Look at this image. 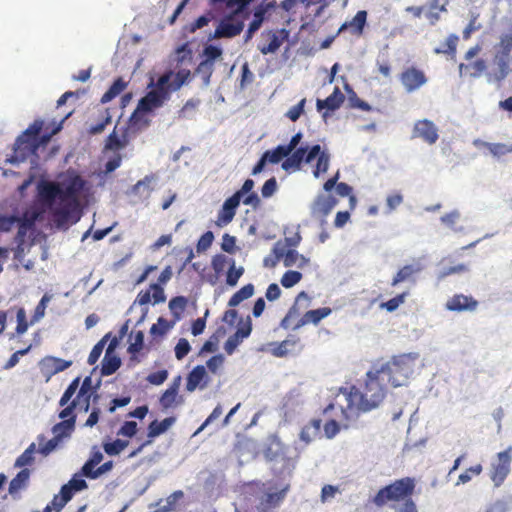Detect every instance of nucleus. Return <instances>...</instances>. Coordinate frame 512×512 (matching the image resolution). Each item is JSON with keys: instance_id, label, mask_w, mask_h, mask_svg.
Instances as JSON below:
<instances>
[{"instance_id": "nucleus-50", "label": "nucleus", "mask_w": 512, "mask_h": 512, "mask_svg": "<svg viewBox=\"0 0 512 512\" xmlns=\"http://www.w3.org/2000/svg\"><path fill=\"white\" fill-rule=\"evenodd\" d=\"M44 440H45L44 436L38 437V441H39V445H40L38 451L40 454L47 456L58 447V445L60 444L62 439L59 438L57 435H54V437L52 439L48 440L45 444H42V441H44Z\"/></svg>"}, {"instance_id": "nucleus-61", "label": "nucleus", "mask_w": 512, "mask_h": 512, "mask_svg": "<svg viewBox=\"0 0 512 512\" xmlns=\"http://www.w3.org/2000/svg\"><path fill=\"white\" fill-rule=\"evenodd\" d=\"M276 6V2L274 0H272L271 2H268L266 4H260L256 9H255V12H254V18L252 21L258 23L259 25L262 24L264 18H265V14L267 13V11L271 8H274Z\"/></svg>"}, {"instance_id": "nucleus-26", "label": "nucleus", "mask_w": 512, "mask_h": 512, "mask_svg": "<svg viewBox=\"0 0 512 512\" xmlns=\"http://www.w3.org/2000/svg\"><path fill=\"white\" fill-rule=\"evenodd\" d=\"M331 312L332 310L329 307H322L314 310H309L302 315V317L299 319V321L293 327V329H299L300 327L310 323L317 325L322 319L329 316Z\"/></svg>"}, {"instance_id": "nucleus-34", "label": "nucleus", "mask_w": 512, "mask_h": 512, "mask_svg": "<svg viewBox=\"0 0 512 512\" xmlns=\"http://www.w3.org/2000/svg\"><path fill=\"white\" fill-rule=\"evenodd\" d=\"M29 477L30 471L27 468L19 471L9 484V493L13 495L18 493L21 489L25 488L28 484Z\"/></svg>"}, {"instance_id": "nucleus-25", "label": "nucleus", "mask_w": 512, "mask_h": 512, "mask_svg": "<svg viewBox=\"0 0 512 512\" xmlns=\"http://www.w3.org/2000/svg\"><path fill=\"white\" fill-rule=\"evenodd\" d=\"M344 100V94L341 92L340 88L336 86L332 94L326 99H317L316 108L319 112H321L323 109H327L328 111H335L341 107Z\"/></svg>"}, {"instance_id": "nucleus-15", "label": "nucleus", "mask_w": 512, "mask_h": 512, "mask_svg": "<svg viewBox=\"0 0 512 512\" xmlns=\"http://www.w3.org/2000/svg\"><path fill=\"white\" fill-rule=\"evenodd\" d=\"M180 384L181 377L178 376L160 396L159 404L163 410H168L182 404L183 398L179 395Z\"/></svg>"}, {"instance_id": "nucleus-21", "label": "nucleus", "mask_w": 512, "mask_h": 512, "mask_svg": "<svg viewBox=\"0 0 512 512\" xmlns=\"http://www.w3.org/2000/svg\"><path fill=\"white\" fill-rule=\"evenodd\" d=\"M209 377L206 369L202 365L194 367L187 376L186 390L193 392L197 388L203 389L207 386Z\"/></svg>"}, {"instance_id": "nucleus-40", "label": "nucleus", "mask_w": 512, "mask_h": 512, "mask_svg": "<svg viewBox=\"0 0 512 512\" xmlns=\"http://www.w3.org/2000/svg\"><path fill=\"white\" fill-rule=\"evenodd\" d=\"M82 474L81 472L80 473H77L75 474L69 481L68 483L64 484L61 488L62 489H67V491L69 492V494H71V496L73 497L74 493L75 492H78V491H82L84 489L87 488V483L86 481L82 478Z\"/></svg>"}, {"instance_id": "nucleus-60", "label": "nucleus", "mask_w": 512, "mask_h": 512, "mask_svg": "<svg viewBox=\"0 0 512 512\" xmlns=\"http://www.w3.org/2000/svg\"><path fill=\"white\" fill-rule=\"evenodd\" d=\"M482 470L483 468L481 464L469 467L465 472L459 475L457 485L469 482L472 479V476L480 475Z\"/></svg>"}, {"instance_id": "nucleus-14", "label": "nucleus", "mask_w": 512, "mask_h": 512, "mask_svg": "<svg viewBox=\"0 0 512 512\" xmlns=\"http://www.w3.org/2000/svg\"><path fill=\"white\" fill-rule=\"evenodd\" d=\"M412 137L420 138L424 142L432 145L436 143L439 138L438 129L435 124L428 119L418 120L414 125Z\"/></svg>"}, {"instance_id": "nucleus-7", "label": "nucleus", "mask_w": 512, "mask_h": 512, "mask_svg": "<svg viewBox=\"0 0 512 512\" xmlns=\"http://www.w3.org/2000/svg\"><path fill=\"white\" fill-rule=\"evenodd\" d=\"M494 55L491 63V71L488 74L490 80L503 81L510 73L512 62V30L503 33L499 42L494 46Z\"/></svg>"}, {"instance_id": "nucleus-23", "label": "nucleus", "mask_w": 512, "mask_h": 512, "mask_svg": "<svg viewBox=\"0 0 512 512\" xmlns=\"http://www.w3.org/2000/svg\"><path fill=\"white\" fill-rule=\"evenodd\" d=\"M75 410L76 409H71V413L66 416L62 414L64 412V408L59 412V418H61L62 421L53 426L52 431L54 435H57L61 439L70 436L74 431L76 423Z\"/></svg>"}, {"instance_id": "nucleus-49", "label": "nucleus", "mask_w": 512, "mask_h": 512, "mask_svg": "<svg viewBox=\"0 0 512 512\" xmlns=\"http://www.w3.org/2000/svg\"><path fill=\"white\" fill-rule=\"evenodd\" d=\"M409 295L408 291L402 292L395 297L391 298L390 300L386 302H382L380 304V308L387 310L388 312H393L398 309L400 305H402L407 296Z\"/></svg>"}, {"instance_id": "nucleus-2", "label": "nucleus", "mask_w": 512, "mask_h": 512, "mask_svg": "<svg viewBox=\"0 0 512 512\" xmlns=\"http://www.w3.org/2000/svg\"><path fill=\"white\" fill-rule=\"evenodd\" d=\"M64 119L55 124L52 129L45 127L44 121L41 119L34 120L28 128L23 131L15 140L13 146V154L7 159V162L15 164L23 162L30 156L37 157V151L40 147H45L51 140L52 136L61 131Z\"/></svg>"}, {"instance_id": "nucleus-44", "label": "nucleus", "mask_w": 512, "mask_h": 512, "mask_svg": "<svg viewBox=\"0 0 512 512\" xmlns=\"http://www.w3.org/2000/svg\"><path fill=\"white\" fill-rule=\"evenodd\" d=\"M445 10V5H441L439 0H428V12L426 13V17L433 25L440 19V12Z\"/></svg>"}, {"instance_id": "nucleus-36", "label": "nucleus", "mask_w": 512, "mask_h": 512, "mask_svg": "<svg viewBox=\"0 0 512 512\" xmlns=\"http://www.w3.org/2000/svg\"><path fill=\"white\" fill-rule=\"evenodd\" d=\"M44 365L49 369L51 374H57L68 369L72 365V361L49 356L43 360Z\"/></svg>"}, {"instance_id": "nucleus-62", "label": "nucleus", "mask_w": 512, "mask_h": 512, "mask_svg": "<svg viewBox=\"0 0 512 512\" xmlns=\"http://www.w3.org/2000/svg\"><path fill=\"white\" fill-rule=\"evenodd\" d=\"M138 431V425L135 421H126L120 427L117 435L132 438Z\"/></svg>"}, {"instance_id": "nucleus-55", "label": "nucleus", "mask_w": 512, "mask_h": 512, "mask_svg": "<svg viewBox=\"0 0 512 512\" xmlns=\"http://www.w3.org/2000/svg\"><path fill=\"white\" fill-rule=\"evenodd\" d=\"M35 444L32 443L15 462L16 467H25L31 465L34 461Z\"/></svg>"}, {"instance_id": "nucleus-52", "label": "nucleus", "mask_w": 512, "mask_h": 512, "mask_svg": "<svg viewBox=\"0 0 512 512\" xmlns=\"http://www.w3.org/2000/svg\"><path fill=\"white\" fill-rule=\"evenodd\" d=\"M243 273H244V268L243 267L236 268L235 261L233 259H230V265H229V269L227 271V276H226L227 285L235 286L238 283V280L240 279V277L243 275Z\"/></svg>"}, {"instance_id": "nucleus-51", "label": "nucleus", "mask_w": 512, "mask_h": 512, "mask_svg": "<svg viewBox=\"0 0 512 512\" xmlns=\"http://www.w3.org/2000/svg\"><path fill=\"white\" fill-rule=\"evenodd\" d=\"M111 123V115L109 113L108 109H105L101 113L100 121L95 124L91 125L88 129V132L90 135H97L104 131L105 127Z\"/></svg>"}, {"instance_id": "nucleus-4", "label": "nucleus", "mask_w": 512, "mask_h": 512, "mask_svg": "<svg viewBox=\"0 0 512 512\" xmlns=\"http://www.w3.org/2000/svg\"><path fill=\"white\" fill-rule=\"evenodd\" d=\"M252 1L253 0H210V5L214 8L233 10L231 14L220 21L212 38H233L239 35L244 28V20L240 14Z\"/></svg>"}, {"instance_id": "nucleus-16", "label": "nucleus", "mask_w": 512, "mask_h": 512, "mask_svg": "<svg viewBox=\"0 0 512 512\" xmlns=\"http://www.w3.org/2000/svg\"><path fill=\"white\" fill-rule=\"evenodd\" d=\"M273 253L276 259L272 262L271 266H274L276 262L280 261L281 259H283V264L285 267H291L295 265L299 260H301V263L298 265L300 267L307 263L306 258L303 255H300L294 249L286 250L284 247L276 245L273 248Z\"/></svg>"}, {"instance_id": "nucleus-17", "label": "nucleus", "mask_w": 512, "mask_h": 512, "mask_svg": "<svg viewBox=\"0 0 512 512\" xmlns=\"http://www.w3.org/2000/svg\"><path fill=\"white\" fill-rule=\"evenodd\" d=\"M445 306L449 311H475L478 307V301L472 296L455 294L446 302Z\"/></svg>"}, {"instance_id": "nucleus-24", "label": "nucleus", "mask_w": 512, "mask_h": 512, "mask_svg": "<svg viewBox=\"0 0 512 512\" xmlns=\"http://www.w3.org/2000/svg\"><path fill=\"white\" fill-rule=\"evenodd\" d=\"M367 22V11L360 10L356 13L351 21L344 22L338 29L337 34H340L350 29L351 34L361 36Z\"/></svg>"}, {"instance_id": "nucleus-48", "label": "nucleus", "mask_w": 512, "mask_h": 512, "mask_svg": "<svg viewBox=\"0 0 512 512\" xmlns=\"http://www.w3.org/2000/svg\"><path fill=\"white\" fill-rule=\"evenodd\" d=\"M203 55L205 59L202 61V67L209 65V63L215 62L216 59L222 55V49L214 45H207L204 47Z\"/></svg>"}, {"instance_id": "nucleus-35", "label": "nucleus", "mask_w": 512, "mask_h": 512, "mask_svg": "<svg viewBox=\"0 0 512 512\" xmlns=\"http://www.w3.org/2000/svg\"><path fill=\"white\" fill-rule=\"evenodd\" d=\"M254 294V285L249 283L235 292L228 301L229 307H236L244 300L252 297Z\"/></svg>"}, {"instance_id": "nucleus-5", "label": "nucleus", "mask_w": 512, "mask_h": 512, "mask_svg": "<svg viewBox=\"0 0 512 512\" xmlns=\"http://www.w3.org/2000/svg\"><path fill=\"white\" fill-rule=\"evenodd\" d=\"M79 384V377L73 379L59 400V405L64 407L62 414L65 416L71 413V409H79L83 412L89 411L90 400L95 394L92 379L88 376L83 380L80 387Z\"/></svg>"}, {"instance_id": "nucleus-58", "label": "nucleus", "mask_w": 512, "mask_h": 512, "mask_svg": "<svg viewBox=\"0 0 512 512\" xmlns=\"http://www.w3.org/2000/svg\"><path fill=\"white\" fill-rule=\"evenodd\" d=\"M126 146V141L121 140L119 136L116 134L115 130L110 133L106 139L105 149L107 150H119Z\"/></svg>"}, {"instance_id": "nucleus-27", "label": "nucleus", "mask_w": 512, "mask_h": 512, "mask_svg": "<svg viewBox=\"0 0 512 512\" xmlns=\"http://www.w3.org/2000/svg\"><path fill=\"white\" fill-rule=\"evenodd\" d=\"M338 200L332 195H318L313 203V213L325 218L336 206Z\"/></svg>"}, {"instance_id": "nucleus-37", "label": "nucleus", "mask_w": 512, "mask_h": 512, "mask_svg": "<svg viewBox=\"0 0 512 512\" xmlns=\"http://www.w3.org/2000/svg\"><path fill=\"white\" fill-rule=\"evenodd\" d=\"M127 83L122 78H117L110 88L101 97L102 103L110 102L116 96H118L126 88Z\"/></svg>"}, {"instance_id": "nucleus-18", "label": "nucleus", "mask_w": 512, "mask_h": 512, "mask_svg": "<svg viewBox=\"0 0 512 512\" xmlns=\"http://www.w3.org/2000/svg\"><path fill=\"white\" fill-rule=\"evenodd\" d=\"M252 331V323L250 318L245 323L239 326L236 332L228 337L224 344V349L227 354L231 355L234 353L236 348L241 344L243 339L249 337Z\"/></svg>"}, {"instance_id": "nucleus-33", "label": "nucleus", "mask_w": 512, "mask_h": 512, "mask_svg": "<svg viewBox=\"0 0 512 512\" xmlns=\"http://www.w3.org/2000/svg\"><path fill=\"white\" fill-rule=\"evenodd\" d=\"M290 153L288 150L284 147V145H278L274 149L266 150L262 156L269 164H278L282 160L286 159L287 156H289Z\"/></svg>"}, {"instance_id": "nucleus-10", "label": "nucleus", "mask_w": 512, "mask_h": 512, "mask_svg": "<svg viewBox=\"0 0 512 512\" xmlns=\"http://www.w3.org/2000/svg\"><path fill=\"white\" fill-rule=\"evenodd\" d=\"M512 447H508L505 451L499 452L496 460L491 464L490 478L496 487L502 485L508 474L510 473V465Z\"/></svg>"}, {"instance_id": "nucleus-29", "label": "nucleus", "mask_w": 512, "mask_h": 512, "mask_svg": "<svg viewBox=\"0 0 512 512\" xmlns=\"http://www.w3.org/2000/svg\"><path fill=\"white\" fill-rule=\"evenodd\" d=\"M459 70L461 73L465 75L477 78L480 77L487 70V64L484 59L480 58L469 64H460Z\"/></svg>"}, {"instance_id": "nucleus-8", "label": "nucleus", "mask_w": 512, "mask_h": 512, "mask_svg": "<svg viewBox=\"0 0 512 512\" xmlns=\"http://www.w3.org/2000/svg\"><path fill=\"white\" fill-rule=\"evenodd\" d=\"M173 77V73L166 72L161 75L154 89L149 91L138 104V109L144 112H150L155 108L161 107L166 100L170 98V94L172 90L169 88L168 83L170 79Z\"/></svg>"}, {"instance_id": "nucleus-59", "label": "nucleus", "mask_w": 512, "mask_h": 512, "mask_svg": "<svg viewBox=\"0 0 512 512\" xmlns=\"http://www.w3.org/2000/svg\"><path fill=\"white\" fill-rule=\"evenodd\" d=\"M184 497V493L181 490L174 491L171 495H169L165 500V505L161 506L159 510L163 512H168L175 508L177 502Z\"/></svg>"}, {"instance_id": "nucleus-56", "label": "nucleus", "mask_w": 512, "mask_h": 512, "mask_svg": "<svg viewBox=\"0 0 512 512\" xmlns=\"http://www.w3.org/2000/svg\"><path fill=\"white\" fill-rule=\"evenodd\" d=\"M317 157V163L316 167L313 171V174L315 177H319L320 173L327 172L329 168V154L326 152H321L316 156Z\"/></svg>"}, {"instance_id": "nucleus-19", "label": "nucleus", "mask_w": 512, "mask_h": 512, "mask_svg": "<svg viewBox=\"0 0 512 512\" xmlns=\"http://www.w3.org/2000/svg\"><path fill=\"white\" fill-rule=\"evenodd\" d=\"M76 209L77 208H73V205L66 203H62L60 207L52 209L51 215L53 224L58 229H67L70 223H74L78 220V218H76L75 220L71 221L72 211Z\"/></svg>"}, {"instance_id": "nucleus-57", "label": "nucleus", "mask_w": 512, "mask_h": 512, "mask_svg": "<svg viewBox=\"0 0 512 512\" xmlns=\"http://www.w3.org/2000/svg\"><path fill=\"white\" fill-rule=\"evenodd\" d=\"M189 76H190L189 70L183 69V70L178 71L175 74L173 80L172 81L170 80L168 83V86L172 90V92L180 89L181 86L188 80Z\"/></svg>"}, {"instance_id": "nucleus-47", "label": "nucleus", "mask_w": 512, "mask_h": 512, "mask_svg": "<svg viewBox=\"0 0 512 512\" xmlns=\"http://www.w3.org/2000/svg\"><path fill=\"white\" fill-rule=\"evenodd\" d=\"M51 299L52 296L47 293L42 296L41 300L35 307L33 315L31 316V324L38 322L40 319L44 317L47 305L51 301Z\"/></svg>"}, {"instance_id": "nucleus-42", "label": "nucleus", "mask_w": 512, "mask_h": 512, "mask_svg": "<svg viewBox=\"0 0 512 512\" xmlns=\"http://www.w3.org/2000/svg\"><path fill=\"white\" fill-rule=\"evenodd\" d=\"M129 445L128 440L115 439L112 442L103 443V449L109 456L119 455Z\"/></svg>"}, {"instance_id": "nucleus-9", "label": "nucleus", "mask_w": 512, "mask_h": 512, "mask_svg": "<svg viewBox=\"0 0 512 512\" xmlns=\"http://www.w3.org/2000/svg\"><path fill=\"white\" fill-rule=\"evenodd\" d=\"M320 153V145L295 148L289 156L282 161L281 167L286 172H294L301 169L302 162L310 163Z\"/></svg>"}, {"instance_id": "nucleus-43", "label": "nucleus", "mask_w": 512, "mask_h": 512, "mask_svg": "<svg viewBox=\"0 0 512 512\" xmlns=\"http://www.w3.org/2000/svg\"><path fill=\"white\" fill-rule=\"evenodd\" d=\"M103 460V454L96 448L93 449L89 459L81 468V474L85 477Z\"/></svg>"}, {"instance_id": "nucleus-30", "label": "nucleus", "mask_w": 512, "mask_h": 512, "mask_svg": "<svg viewBox=\"0 0 512 512\" xmlns=\"http://www.w3.org/2000/svg\"><path fill=\"white\" fill-rule=\"evenodd\" d=\"M175 422V418L167 417L162 421L153 420L148 426V440H153L155 437L166 432L169 427Z\"/></svg>"}, {"instance_id": "nucleus-20", "label": "nucleus", "mask_w": 512, "mask_h": 512, "mask_svg": "<svg viewBox=\"0 0 512 512\" xmlns=\"http://www.w3.org/2000/svg\"><path fill=\"white\" fill-rule=\"evenodd\" d=\"M310 303H311V297L305 291H301L296 296L293 305L291 306L288 313L281 321V326L285 329L289 328V326H290L289 321L292 318L300 315V313L303 309H306L310 306Z\"/></svg>"}, {"instance_id": "nucleus-45", "label": "nucleus", "mask_w": 512, "mask_h": 512, "mask_svg": "<svg viewBox=\"0 0 512 512\" xmlns=\"http://www.w3.org/2000/svg\"><path fill=\"white\" fill-rule=\"evenodd\" d=\"M459 38L455 34H451L447 37L445 43L440 48H435V54H448L454 55L456 53V48L458 44Z\"/></svg>"}, {"instance_id": "nucleus-46", "label": "nucleus", "mask_w": 512, "mask_h": 512, "mask_svg": "<svg viewBox=\"0 0 512 512\" xmlns=\"http://www.w3.org/2000/svg\"><path fill=\"white\" fill-rule=\"evenodd\" d=\"M110 337L111 333H107L98 343L94 345L88 356L87 362L89 365H94L99 360L103 352V349L106 345V342L109 340Z\"/></svg>"}, {"instance_id": "nucleus-12", "label": "nucleus", "mask_w": 512, "mask_h": 512, "mask_svg": "<svg viewBox=\"0 0 512 512\" xmlns=\"http://www.w3.org/2000/svg\"><path fill=\"white\" fill-rule=\"evenodd\" d=\"M399 80L408 93L418 90L428 81L424 71L415 66L405 68L400 73Z\"/></svg>"}, {"instance_id": "nucleus-54", "label": "nucleus", "mask_w": 512, "mask_h": 512, "mask_svg": "<svg viewBox=\"0 0 512 512\" xmlns=\"http://www.w3.org/2000/svg\"><path fill=\"white\" fill-rule=\"evenodd\" d=\"M72 499L71 494L67 491V489H60L59 494L53 497L51 502V507L56 511H60L70 500Z\"/></svg>"}, {"instance_id": "nucleus-32", "label": "nucleus", "mask_w": 512, "mask_h": 512, "mask_svg": "<svg viewBox=\"0 0 512 512\" xmlns=\"http://www.w3.org/2000/svg\"><path fill=\"white\" fill-rule=\"evenodd\" d=\"M37 214L33 213L32 215L28 216L25 214L23 217H19V221L16 222V225L18 227L17 231V240L22 242L24 240V237L26 236L27 232L31 230L35 224V221L37 220Z\"/></svg>"}, {"instance_id": "nucleus-64", "label": "nucleus", "mask_w": 512, "mask_h": 512, "mask_svg": "<svg viewBox=\"0 0 512 512\" xmlns=\"http://www.w3.org/2000/svg\"><path fill=\"white\" fill-rule=\"evenodd\" d=\"M187 304V299L183 296H177L169 301V308L175 315L183 312Z\"/></svg>"}, {"instance_id": "nucleus-63", "label": "nucleus", "mask_w": 512, "mask_h": 512, "mask_svg": "<svg viewBox=\"0 0 512 512\" xmlns=\"http://www.w3.org/2000/svg\"><path fill=\"white\" fill-rule=\"evenodd\" d=\"M278 189V183L275 177L266 180L261 188V195L263 198H269L275 194Z\"/></svg>"}, {"instance_id": "nucleus-1", "label": "nucleus", "mask_w": 512, "mask_h": 512, "mask_svg": "<svg viewBox=\"0 0 512 512\" xmlns=\"http://www.w3.org/2000/svg\"><path fill=\"white\" fill-rule=\"evenodd\" d=\"M386 383L382 381V375L377 369L369 371L363 387L352 385L340 388L337 398L341 396L343 402L336 399V403H330L323 412L327 413L338 406L346 421L355 420L361 413L369 412L380 405L387 393Z\"/></svg>"}, {"instance_id": "nucleus-6", "label": "nucleus", "mask_w": 512, "mask_h": 512, "mask_svg": "<svg viewBox=\"0 0 512 512\" xmlns=\"http://www.w3.org/2000/svg\"><path fill=\"white\" fill-rule=\"evenodd\" d=\"M417 359V353L395 355L388 362L377 368V370L382 375V381L398 387L405 384L412 375Z\"/></svg>"}, {"instance_id": "nucleus-13", "label": "nucleus", "mask_w": 512, "mask_h": 512, "mask_svg": "<svg viewBox=\"0 0 512 512\" xmlns=\"http://www.w3.org/2000/svg\"><path fill=\"white\" fill-rule=\"evenodd\" d=\"M267 43L259 44L258 49L263 55L275 53L289 37V31L282 28L276 31L270 30L262 33Z\"/></svg>"}, {"instance_id": "nucleus-39", "label": "nucleus", "mask_w": 512, "mask_h": 512, "mask_svg": "<svg viewBox=\"0 0 512 512\" xmlns=\"http://www.w3.org/2000/svg\"><path fill=\"white\" fill-rule=\"evenodd\" d=\"M288 490L289 485L287 484L283 489H281L278 492L267 493L265 497L261 499V502L267 504V506L271 507L272 509H275L284 500Z\"/></svg>"}, {"instance_id": "nucleus-38", "label": "nucleus", "mask_w": 512, "mask_h": 512, "mask_svg": "<svg viewBox=\"0 0 512 512\" xmlns=\"http://www.w3.org/2000/svg\"><path fill=\"white\" fill-rule=\"evenodd\" d=\"M419 271V267H415L414 265H405L400 268L396 275L393 277L391 285L396 286L401 282L410 280L412 276Z\"/></svg>"}, {"instance_id": "nucleus-3", "label": "nucleus", "mask_w": 512, "mask_h": 512, "mask_svg": "<svg viewBox=\"0 0 512 512\" xmlns=\"http://www.w3.org/2000/svg\"><path fill=\"white\" fill-rule=\"evenodd\" d=\"M416 480L413 477H403L397 479L381 488L373 498V503L378 507H383L388 503L402 502V506L395 512H418L417 506L412 499L415 492Z\"/></svg>"}, {"instance_id": "nucleus-31", "label": "nucleus", "mask_w": 512, "mask_h": 512, "mask_svg": "<svg viewBox=\"0 0 512 512\" xmlns=\"http://www.w3.org/2000/svg\"><path fill=\"white\" fill-rule=\"evenodd\" d=\"M121 366V359L112 353H105L102 360L101 374L109 376L114 374Z\"/></svg>"}, {"instance_id": "nucleus-41", "label": "nucleus", "mask_w": 512, "mask_h": 512, "mask_svg": "<svg viewBox=\"0 0 512 512\" xmlns=\"http://www.w3.org/2000/svg\"><path fill=\"white\" fill-rule=\"evenodd\" d=\"M40 194L48 203L51 204L56 198L59 199L60 184L55 182L46 183L42 186Z\"/></svg>"}, {"instance_id": "nucleus-53", "label": "nucleus", "mask_w": 512, "mask_h": 512, "mask_svg": "<svg viewBox=\"0 0 512 512\" xmlns=\"http://www.w3.org/2000/svg\"><path fill=\"white\" fill-rule=\"evenodd\" d=\"M302 279V273L294 270L286 271L281 277V284L285 288H291L297 283H299Z\"/></svg>"}, {"instance_id": "nucleus-11", "label": "nucleus", "mask_w": 512, "mask_h": 512, "mask_svg": "<svg viewBox=\"0 0 512 512\" xmlns=\"http://www.w3.org/2000/svg\"><path fill=\"white\" fill-rule=\"evenodd\" d=\"M85 181L80 176H74L62 187L60 185L59 200L61 203L73 205V208L79 207V196L84 189Z\"/></svg>"}, {"instance_id": "nucleus-28", "label": "nucleus", "mask_w": 512, "mask_h": 512, "mask_svg": "<svg viewBox=\"0 0 512 512\" xmlns=\"http://www.w3.org/2000/svg\"><path fill=\"white\" fill-rule=\"evenodd\" d=\"M322 420L321 419H312L307 425H305L301 432L300 438L305 443H310L313 439L321 433Z\"/></svg>"}, {"instance_id": "nucleus-22", "label": "nucleus", "mask_w": 512, "mask_h": 512, "mask_svg": "<svg viewBox=\"0 0 512 512\" xmlns=\"http://www.w3.org/2000/svg\"><path fill=\"white\" fill-rule=\"evenodd\" d=\"M239 204L240 200H238V195H232L231 197L227 198L224 201L221 210L218 212L216 221L217 226L223 227L228 225L233 220L236 214V209L239 206Z\"/></svg>"}]
</instances>
